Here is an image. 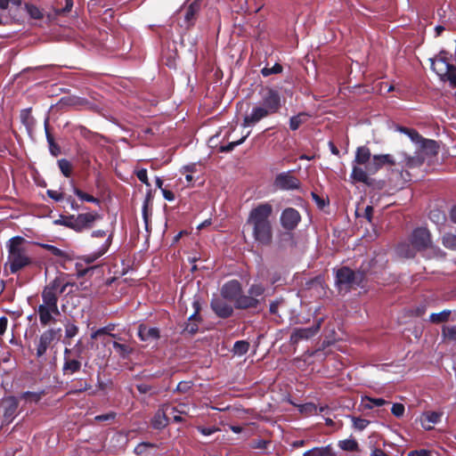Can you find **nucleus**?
<instances>
[{
	"label": "nucleus",
	"mask_w": 456,
	"mask_h": 456,
	"mask_svg": "<svg viewBox=\"0 0 456 456\" xmlns=\"http://www.w3.org/2000/svg\"><path fill=\"white\" fill-rule=\"evenodd\" d=\"M73 285L74 283L68 280V274L61 273L44 287L41 292L42 303L37 309L43 326L56 322V317L61 314L58 307L59 296L64 293L69 286Z\"/></svg>",
	"instance_id": "obj_1"
},
{
	"label": "nucleus",
	"mask_w": 456,
	"mask_h": 456,
	"mask_svg": "<svg viewBox=\"0 0 456 456\" xmlns=\"http://www.w3.org/2000/svg\"><path fill=\"white\" fill-rule=\"evenodd\" d=\"M395 159L390 154H379L371 157L366 146L356 149L351 178L354 182L370 184V175L376 174L384 165H394Z\"/></svg>",
	"instance_id": "obj_2"
},
{
	"label": "nucleus",
	"mask_w": 456,
	"mask_h": 456,
	"mask_svg": "<svg viewBox=\"0 0 456 456\" xmlns=\"http://www.w3.org/2000/svg\"><path fill=\"white\" fill-rule=\"evenodd\" d=\"M272 213L273 207L267 202L257 205L249 212L246 224L258 245L269 246L273 241Z\"/></svg>",
	"instance_id": "obj_3"
},
{
	"label": "nucleus",
	"mask_w": 456,
	"mask_h": 456,
	"mask_svg": "<svg viewBox=\"0 0 456 456\" xmlns=\"http://www.w3.org/2000/svg\"><path fill=\"white\" fill-rule=\"evenodd\" d=\"M8 250L5 266H9L12 273H16L31 264V257L27 249V241L24 238L16 236L6 243Z\"/></svg>",
	"instance_id": "obj_4"
},
{
	"label": "nucleus",
	"mask_w": 456,
	"mask_h": 456,
	"mask_svg": "<svg viewBox=\"0 0 456 456\" xmlns=\"http://www.w3.org/2000/svg\"><path fill=\"white\" fill-rule=\"evenodd\" d=\"M431 244L430 233L426 228H418L411 235V245L401 244L397 248L400 256L410 258L415 256L416 251L423 250Z\"/></svg>",
	"instance_id": "obj_5"
},
{
	"label": "nucleus",
	"mask_w": 456,
	"mask_h": 456,
	"mask_svg": "<svg viewBox=\"0 0 456 456\" xmlns=\"http://www.w3.org/2000/svg\"><path fill=\"white\" fill-rule=\"evenodd\" d=\"M281 106L280 94L270 87H266L261 92L260 106L254 108L251 114H268L269 111L277 112Z\"/></svg>",
	"instance_id": "obj_6"
},
{
	"label": "nucleus",
	"mask_w": 456,
	"mask_h": 456,
	"mask_svg": "<svg viewBox=\"0 0 456 456\" xmlns=\"http://www.w3.org/2000/svg\"><path fill=\"white\" fill-rule=\"evenodd\" d=\"M61 332V329H48L40 335L37 345V357H42L52 343L59 340Z\"/></svg>",
	"instance_id": "obj_7"
},
{
	"label": "nucleus",
	"mask_w": 456,
	"mask_h": 456,
	"mask_svg": "<svg viewBox=\"0 0 456 456\" xmlns=\"http://www.w3.org/2000/svg\"><path fill=\"white\" fill-rule=\"evenodd\" d=\"M92 237L102 238L103 240V242L95 251L84 257V260L88 264L94 263L95 260H97L99 257L104 255L110 245V236H108L105 231H94L92 232Z\"/></svg>",
	"instance_id": "obj_8"
},
{
	"label": "nucleus",
	"mask_w": 456,
	"mask_h": 456,
	"mask_svg": "<svg viewBox=\"0 0 456 456\" xmlns=\"http://www.w3.org/2000/svg\"><path fill=\"white\" fill-rule=\"evenodd\" d=\"M299 185V180L292 175L291 171L280 173L274 180V186L280 190H295L298 189Z\"/></svg>",
	"instance_id": "obj_9"
},
{
	"label": "nucleus",
	"mask_w": 456,
	"mask_h": 456,
	"mask_svg": "<svg viewBox=\"0 0 456 456\" xmlns=\"http://www.w3.org/2000/svg\"><path fill=\"white\" fill-rule=\"evenodd\" d=\"M321 322L322 320H319V322L312 327L295 329L290 335V342L292 344H297L301 340L313 338L319 331Z\"/></svg>",
	"instance_id": "obj_10"
},
{
	"label": "nucleus",
	"mask_w": 456,
	"mask_h": 456,
	"mask_svg": "<svg viewBox=\"0 0 456 456\" xmlns=\"http://www.w3.org/2000/svg\"><path fill=\"white\" fill-rule=\"evenodd\" d=\"M297 210L292 208L284 209L281 215V224L286 230H293L300 221Z\"/></svg>",
	"instance_id": "obj_11"
},
{
	"label": "nucleus",
	"mask_w": 456,
	"mask_h": 456,
	"mask_svg": "<svg viewBox=\"0 0 456 456\" xmlns=\"http://www.w3.org/2000/svg\"><path fill=\"white\" fill-rule=\"evenodd\" d=\"M3 405L4 408V421L9 424L16 417L19 402L14 396H8L3 399Z\"/></svg>",
	"instance_id": "obj_12"
},
{
	"label": "nucleus",
	"mask_w": 456,
	"mask_h": 456,
	"mask_svg": "<svg viewBox=\"0 0 456 456\" xmlns=\"http://www.w3.org/2000/svg\"><path fill=\"white\" fill-rule=\"evenodd\" d=\"M175 413V410L171 405H166L159 410L153 418L152 425L155 428H162L166 427L169 421L170 415Z\"/></svg>",
	"instance_id": "obj_13"
},
{
	"label": "nucleus",
	"mask_w": 456,
	"mask_h": 456,
	"mask_svg": "<svg viewBox=\"0 0 456 456\" xmlns=\"http://www.w3.org/2000/svg\"><path fill=\"white\" fill-rule=\"evenodd\" d=\"M431 69L442 79L448 71L454 69V65L450 64L444 58H430Z\"/></svg>",
	"instance_id": "obj_14"
},
{
	"label": "nucleus",
	"mask_w": 456,
	"mask_h": 456,
	"mask_svg": "<svg viewBox=\"0 0 456 456\" xmlns=\"http://www.w3.org/2000/svg\"><path fill=\"white\" fill-rule=\"evenodd\" d=\"M241 293V286L238 281H230L224 284L221 289L222 296L229 300L236 301Z\"/></svg>",
	"instance_id": "obj_15"
},
{
	"label": "nucleus",
	"mask_w": 456,
	"mask_h": 456,
	"mask_svg": "<svg viewBox=\"0 0 456 456\" xmlns=\"http://www.w3.org/2000/svg\"><path fill=\"white\" fill-rule=\"evenodd\" d=\"M200 6L201 4L200 0H195L190 4L184 13L183 26H184L186 28H189L194 25L196 17L200 11Z\"/></svg>",
	"instance_id": "obj_16"
},
{
	"label": "nucleus",
	"mask_w": 456,
	"mask_h": 456,
	"mask_svg": "<svg viewBox=\"0 0 456 456\" xmlns=\"http://www.w3.org/2000/svg\"><path fill=\"white\" fill-rule=\"evenodd\" d=\"M96 217L97 215L94 213L79 214L77 216H74L73 229L77 232H81L82 230L90 227L95 221Z\"/></svg>",
	"instance_id": "obj_17"
},
{
	"label": "nucleus",
	"mask_w": 456,
	"mask_h": 456,
	"mask_svg": "<svg viewBox=\"0 0 456 456\" xmlns=\"http://www.w3.org/2000/svg\"><path fill=\"white\" fill-rule=\"evenodd\" d=\"M398 131L409 136L411 142L420 144L423 148L435 146L436 142L433 140L424 139L417 131L408 127L398 126Z\"/></svg>",
	"instance_id": "obj_18"
},
{
	"label": "nucleus",
	"mask_w": 456,
	"mask_h": 456,
	"mask_svg": "<svg viewBox=\"0 0 456 456\" xmlns=\"http://www.w3.org/2000/svg\"><path fill=\"white\" fill-rule=\"evenodd\" d=\"M138 336L142 341L152 343L159 339V330L155 327L141 324L138 328Z\"/></svg>",
	"instance_id": "obj_19"
},
{
	"label": "nucleus",
	"mask_w": 456,
	"mask_h": 456,
	"mask_svg": "<svg viewBox=\"0 0 456 456\" xmlns=\"http://www.w3.org/2000/svg\"><path fill=\"white\" fill-rule=\"evenodd\" d=\"M211 307L218 316L223 318L229 317L233 312L232 305L221 298H214L211 302Z\"/></svg>",
	"instance_id": "obj_20"
},
{
	"label": "nucleus",
	"mask_w": 456,
	"mask_h": 456,
	"mask_svg": "<svg viewBox=\"0 0 456 456\" xmlns=\"http://www.w3.org/2000/svg\"><path fill=\"white\" fill-rule=\"evenodd\" d=\"M442 413L437 411H427L420 417V422L423 428L430 430L435 424L441 420Z\"/></svg>",
	"instance_id": "obj_21"
},
{
	"label": "nucleus",
	"mask_w": 456,
	"mask_h": 456,
	"mask_svg": "<svg viewBox=\"0 0 456 456\" xmlns=\"http://www.w3.org/2000/svg\"><path fill=\"white\" fill-rule=\"evenodd\" d=\"M354 281V273L347 268L343 267L337 272V283L339 285H351Z\"/></svg>",
	"instance_id": "obj_22"
},
{
	"label": "nucleus",
	"mask_w": 456,
	"mask_h": 456,
	"mask_svg": "<svg viewBox=\"0 0 456 456\" xmlns=\"http://www.w3.org/2000/svg\"><path fill=\"white\" fill-rule=\"evenodd\" d=\"M69 351L68 349H65V357H64V363L62 367V370L64 375L66 374H73L79 370L81 368V362L78 360L76 359H69L66 356L67 354H69Z\"/></svg>",
	"instance_id": "obj_23"
},
{
	"label": "nucleus",
	"mask_w": 456,
	"mask_h": 456,
	"mask_svg": "<svg viewBox=\"0 0 456 456\" xmlns=\"http://www.w3.org/2000/svg\"><path fill=\"white\" fill-rule=\"evenodd\" d=\"M257 302V299L253 297L250 294L249 296H241L240 294L235 301V304L238 308H248L256 306Z\"/></svg>",
	"instance_id": "obj_24"
},
{
	"label": "nucleus",
	"mask_w": 456,
	"mask_h": 456,
	"mask_svg": "<svg viewBox=\"0 0 456 456\" xmlns=\"http://www.w3.org/2000/svg\"><path fill=\"white\" fill-rule=\"evenodd\" d=\"M45 395V391H39V392H30L27 391L20 395V399H23L27 403H38L43 395Z\"/></svg>",
	"instance_id": "obj_25"
},
{
	"label": "nucleus",
	"mask_w": 456,
	"mask_h": 456,
	"mask_svg": "<svg viewBox=\"0 0 456 456\" xmlns=\"http://www.w3.org/2000/svg\"><path fill=\"white\" fill-rule=\"evenodd\" d=\"M338 447L346 452H356L358 450V444L353 438H348L345 440L338 441Z\"/></svg>",
	"instance_id": "obj_26"
},
{
	"label": "nucleus",
	"mask_w": 456,
	"mask_h": 456,
	"mask_svg": "<svg viewBox=\"0 0 456 456\" xmlns=\"http://www.w3.org/2000/svg\"><path fill=\"white\" fill-rule=\"evenodd\" d=\"M305 456H331L330 446L316 447L305 452Z\"/></svg>",
	"instance_id": "obj_27"
},
{
	"label": "nucleus",
	"mask_w": 456,
	"mask_h": 456,
	"mask_svg": "<svg viewBox=\"0 0 456 456\" xmlns=\"http://www.w3.org/2000/svg\"><path fill=\"white\" fill-rule=\"evenodd\" d=\"M196 310L195 313L192 314L189 318V322L185 326V330L191 334L195 333L198 330V325L196 323L197 321V313H198V307L196 306L197 303H193Z\"/></svg>",
	"instance_id": "obj_28"
},
{
	"label": "nucleus",
	"mask_w": 456,
	"mask_h": 456,
	"mask_svg": "<svg viewBox=\"0 0 456 456\" xmlns=\"http://www.w3.org/2000/svg\"><path fill=\"white\" fill-rule=\"evenodd\" d=\"M450 314V310H444L440 313L430 314L429 321L434 323L444 322L449 319Z\"/></svg>",
	"instance_id": "obj_29"
},
{
	"label": "nucleus",
	"mask_w": 456,
	"mask_h": 456,
	"mask_svg": "<svg viewBox=\"0 0 456 456\" xmlns=\"http://www.w3.org/2000/svg\"><path fill=\"white\" fill-rule=\"evenodd\" d=\"M249 134H250V131L249 130L246 131V133L242 135V137L240 140L234 141V142H229L226 145L221 146L220 151L223 152L232 151L236 146L241 144Z\"/></svg>",
	"instance_id": "obj_30"
},
{
	"label": "nucleus",
	"mask_w": 456,
	"mask_h": 456,
	"mask_svg": "<svg viewBox=\"0 0 456 456\" xmlns=\"http://www.w3.org/2000/svg\"><path fill=\"white\" fill-rule=\"evenodd\" d=\"M249 348V344L247 341L240 340L235 342L233 346V352L235 354L243 355L245 354Z\"/></svg>",
	"instance_id": "obj_31"
},
{
	"label": "nucleus",
	"mask_w": 456,
	"mask_h": 456,
	"mask_svg": "<svg viewBox=\"0 0 456 456\" xmlns=\"http://www.w3.org/2000/svg\"><path fill=\"white\" fill-rule=\"evenodd\" d=\"M114 349L118 353V354L125 358L132 353V348L127 345L119 344L118 342H113Z\"/></svg>",
	"instance_id": "obj_32"
},
{
	"label": "nucleus",
	"mask_w": 456,
	"mask_h": 456,
	"mask_svg": "<svg viewBox=\"0 0 456 456\" xmlns=\"http://www.w3.org/2000/svg\"><path fill=\"white\" fill-rule=\"evenodd\" d=\"M363 400L366 402L365 407L368 409H372L373 407H380L387 403L382 398H371L369 396H366Z\"/></svg>",
	"instance_id": "obj_33"
},
{
	"label": "nucleus",
	"mask_w": 456,
	"mask_h": 456,
	"mask_svg": "<svg viewBox=\"0 0 456 456\" xmlns=\"http://www.w3.org/2000/svg\"><path fill=\"white\" fill-rule=\"evenodd\" d=\"M25 8L32 19L39 20L43 17L42 12L36 5L26 4Z\"/></svg>",
	"instance_id": "obj_34"
},
{
	"label": "nucleus",
	"mask_w": 456,
	"mask_h": 456,
	"mask_svg": "<svg viewBox=\"0 0 456 456\" xmlns=\"http://www.w3.org/2000/svg\"><path fill=\"white\" fill-rule=\"evenodd\" d=\"M282 71V66L279 63H275L273 67H265L261 69V74L264 77H268L273 74H278Z\"/></svg>",
	"instance_id": "obj_35"
},
{
	"label": "nucleus",
	"mask_w": 456,
	"mask_h": 456,
	"mask_svg": "<svg viewBox=\"0 0 456 456\" xmlns=\"http://www.w3.org/2000/svg\"><path fill=\"white\" fill-rule=\"evenodd\" d=\"M58 166L61 171V173L66 176L69 177L71 173V165L69 161H68L65 159H61L58 160Z\"/></svg>",
	"instance_id": "obj_36"
},
{
	"label": "nucleus",
	"mask_w": 456,
	"mask_h": 456,
	"mask_svg": "<svg viewBox=\"0 0 456 456\" xmlns=\"http://www.w3.org/2000/svg\"><path fill=\"white\" fill-rule=\"evenodd\" d=\"M443 336L446 339L456 342V326L444 327Z\"/></svg>",
	"instance_id": "obj_37"
},
{
	"label": "nucleus",
	"mask_w": 456,
	"mask_h": 456,
	"mask_svg": "<svg viewBox=\"0 0 456 456\" xmlns=\"http://www.w3.org/2000/svg\"><path fill=\"white\" fill-rule=\"evenodd\" d=\"M441 80L447 81L451 87L456 88V67L454 66V69L448 71Z\"/></svg>",
	"instance_id": "obj_38"
},
{
	"label": "nucleus",
	"mask_w": 456,
	"mask_h": 456,
	"mask_svg": "<svg viewBox=\"0 0 456 456\" xmlns=\"http://www.w3.org/2000/svg\"><path fill=\"white\" fill-rule=\"evenodd\" d=\"M353 426L355 429L363 430L369 425L370 421L364 419L351 417Z\"/></svg>",
	"instance_id": "obj_39"
},
{
	"label": "nucleus",
	"mask_w": 456,
	"mask_h": 456,
	"mask_svg": "<svg viewBox=\"0 0 456 456\" xmlns=\"http://www.w3.org/2000/svg\"><path fill=\"white\" fill-rule=\"evenodd\" d=\"M74 216H61L59 219L54 221L55 224L64 225L66 227L73 229L74 224Z\"/></svg>",
	"instance_id": "obj_40"
},
{
	"label": "nucleus",
	"mask_w": 456,
	"mask_h": 456,
	"mask_svg": "<svg viewBox=\"0 0 456 456\" xmlns=\"http://www.w3.org/2000/svg\"><path fill=\"white\" fill-rule=\"evenodd\" d=\"M74 192L81 200H85L87 202L99 203V200L96 198H94L87 193L83 192L79 189L75 188Z\"/></svg>",
	"instance_id": "obj_41"
},
{
	"label": "nucleus",
	"mask_w": 456,
	"mask_h": 456,
	"mask_svg": "<svg viewBox=\"0 0 456 456\" xmlns=\"http://www.w3.org/2000/svg\"><path fill=\"white\" fill-rule=\"evenodd\" d=\"M265 291V288L263 285L261 284H253L249 290H248V293L253 297H259L261 296Z\"/></svg>",
	"instance_id": "obj_42"
},
{
	"label": "nucleus",
	"mask_w": 456,
	"mask_h": 456,
	"mask_svg": "<svg viewBox=\"0 0 456 456\" xmlns=\"http://www.w3.org/2000/svg\"><path fill=\"white\" fill-rule=\"evenodd\" d=\"M44 248H45L46 250H48L49 252H51L53 256H64V252L58 248L57 247L53 246V245H50V244H42L41 245Z\"/></svg>",
	"instance_id": "obj_43"
},
{
	"label": "nucleus",
	"mask_w": 456,
	"mask_h": 456,
	"mask_svg": "<svg viewBox=\"0 0 456 456\" xmlns=\"http://www.w3.org/2000/svg\"><path fill=\"white\" fill-rule=\"evenodd\" d=\"M263 116H245L244 127H249L256 124Z\"/></svg>",
	"instance_id": "obj_44"
},
{
	"label": "nucleus",
	"mask_w": 456,
	"mask_h": 456,
	"mask_svg": "<svg viewBox=\"0 0 456 456\" xmlns=\"http://www.w3.org/2000/svg\"><path fill=\"white\" fill-rule=\"evenodd\" d=\"M391 411L394 416L400 418L404 413V406L402 403H394Z\"/></svg>",
	"instance_id": "obj_45"
},
{
	"label": "nucleus",
	"mask_w": 456,
	"mask_h": 456,
	"mask_svg": "<svg viewBox=\"0 0 456 456\" xmlns=\"http://www.w3.org/2000/svg\"><path fill=\"white\" fill-rule=\"evenodd\" d=\"M78 328L72 323H69L66 325L65 335L67 338H73L77 334Z\"/></svg>",
	"instance_id": "obj_46"
},
{
	"label": "nucleus",
	"mask_w": 456,
	"mask_h": 456,
	"mask_svg": "<svg viewBox=\"0 0 456 456\" xmlns=\"http://www.w3.org/2000/svg\"><path fill=\"white\" fill-rule=\"evenodd\" d=\"M136 176L142 183H143L146 185H150L146 169L142 168L136 171Z\"/></svg>",
	"instance_id": "obj_47"
},
{
	"label": "nucleus",
	"mask_w": 456,
	"mask_h": 456,
	"mask_svg": "<svg viewBox=\"0 0 456 456\" xmlns=\"http://www.w3.org/2000/svg\"><path fill=\"white\" fill-rule=\"evenodd\" d=\"M301 123V116H291L289 120V126L292 130L297 129Z\"/></svg>",
	"instance_id": "obj_48"
},
{
	"label": "nucleus",
	"mask_w": 456,
	"mask_h": 456,
	"mask_svg": "<svg viewBox=\"0 0 456 456\" xmlns=\"http://www.w3.org/2000/svg\"><path fill=\"white\" fill-rule=\"evenodd\" d=\"M153 445L151 444H149V443H141L139 444L135 448H134V452L137 454V455H141L142 454L143 452H146V450L150 447H152Z\"/></svg>",
	"instance_id": "obj_49"
},
{
	"label": "nucleus",
	"mask_w": 456,
	"mask_h": 456,
	"mask_svg": "<svg viewBox=\"0 0 456 456\" xmlns=\"http://www.w3.org/2000/svg\"><path fill=\"white\" fill-rule=\"evenodd\" d=\"M191 381H182L177 385L176 389L179 392L186 393L191 389Z\"/></svg>",
	"instance_id": "obj_50"
},
{
	"label": "nucleus",
	"mask_w": 456,
	"mask_h": 456,
	"mask_svg": "<svg viewBox=\"0 0 456 456\" xmlns=\"http://www.w3.org/2000/svg\"><path fill=\"white\" fill-rule=\"evenodd\" d=\"M198 430L204 436H210L216 432H217L219 429L215 428V427H208V428H204V427H199L198 428Z\"/></svg>",
	"instance_id": "obj_51"
},
{
	"label": "nucleus",
	"mask_w": 456,
	"mask_h": 456,
	"mask_svg": "<svg viewBox=\"0 0 456 456\" xmlns=\"http://www.w3.org/2000/svg\"><path fill=\"white\" fill-rule=\"evenodd\" d=\"M173 409L175 410V413L177 412L179 414H187L189 411V406L185 403H180L177 406H173Z\"/></svg>",
	"instance_id": "obj_52"
},
{
	"label": "nucleus",
	"mask_w": 456,
	"mask_h": 456,
	"mask_svg": "<svg viewBox=\"0 0 456 456\" xmlns=\"http://www.w3.org/2000/svg\"><path fill=\"white\" fill-rule=\"evenodd\" d=\"M112 329H110V327H104V328H101L95 331H94L92 334H91V338L93 339H95L97 338L99 336L101 335H103V334H107L109 333L110 330H111Z\"/></svg>",
	"instance_id": "obj_53"
},
{
	"label": "nucleus",
	"mask_w": 456,
	"mask_h": 456,
	"mask_svg": "<svg viewBox=\"0 0 456 456\" xmlns=\"http://www.w3.org/2000/svg\"><path fill=\"white\" fill-rule=\"evenodd\" d=\"M47 140L50 144L51 153L54 156H57L60 152L59 147L53 142V139L50 137L49 134H47Z\"/></svg>",
	"instance_id": "obj_54"
},
{
	"label": "nucleus",
	"mask_w": 456,
	"mask_h": 456,
	"mask_svg": "<svg viewBox=\"0 0 456 456\" xmlns=\"http://www.w3.org/2000/svg\"><path fill=\"white\" fill-rule=\"evenodd\" d=\"M47 195L54 200L55 201H60L62 200L63 196H62V193L57 191H53V190H48L47 191Z\"/></svg>",
	"instance_id": "obj_55"
},
{
	"label": "nucleus",
	"mask_w": 456,
	"mask_h": 456,
	"mask_svg": "<svg viewBox=\"0 0 456 456\" xmlns=\"http://www.w3.org/2000/svg\"><path fill=\"white\" fill-rule=\"evenodd\" d=\"M77 102L78 101L77 99H70V98L65 99V98H61L58 105H60L61 107L63 106V105L75 106L77 103Z\"/></svg>",
	"instance_id": "obj_56"
},
{
	"label": "nucleus",
	"mask_w": 456,
	"mask_h": 456,
	"mask_svg": "<svg viewBox=\"0 0 456 456\" xmlns=\"http://www.w3.org/2000/svg\"><path fill=\"white\" fill-rule=\"evenodd\" d=\"M161 192L165 200L168 201H173L175 200V195L172 191L166 189H161Z\"/></svg>",
	"instance_id": "obj_57"
},
{
	"label": "nucleus",
	"mask_w": 456,
	"mask_h": 456,
	"mask_svg": "<svg viewBox=\"0 0 456 456\" xmlns=\"http://www.w3.org/2000/svg\"><path fill=\"white\" fill-rule=\"evenodd\" d=\"M312 197L319 208H322L325 206V200L320 198L316 193L312 192Z\"/></svg>",
	"instance_id": "obj_58"
},
{
	"label": "nucleus",
	"mask_w": 456,
	"mask_h": 456,
	"mask_svg": "<svg viewBox=\"0 0 456 456\" xmlns=\"http://www.w3.org/2000/svg\"><path fill=\"white\" fill-rule=\"evenodd\" d=\"M283 301L281 299V300H276V301H273L271 303L270 305V312L273 314H277V310H278V306L282 303Z\"/></svg>",
	"instance_id": "obj_59"
},
{
	"label": "nucleus",
	"mask_w": 456,
	"mask_h": 456,
	"mask_svg": "<svg viewBox=\"0 0 456 456\" xmlns=\"http://www.w3.org/2000/svg\"><path fill=\"white\" fill-rule=\"evenodd\" d=\"M73 7V0H65V6L61 9L62 13H67L71 11Z\"/></svg>",
	"instance_id": "obj_60"
},
{
	"label": "nucleus",
	"mask_w": 456,
	"mask_h": 456,
	"mask_svg": "<svg viewBox=\"0 0 456 456\" xmlns=\"http://www.w3.org/2000/svg\"><path fill=\"white\" fill-rule=\"evenodd\" d=\"M412 452L414 456H431V452L425 449L412 451Z\"/></svg>",
	"instance_id": "obj_61"
},
{
	"label": "nucleus",
	"mask_w": 456,
	"mask_h": 456,
	"mask_svg": "<svg viewBox=\"0 0 456 456\" xmlns=\"http://www.w3.org/2000/svg\"><path fill=\"white\" fill-rule=\"evenodd\" d=\"M372 211H373V208L371 206H367L365 208L364 215L369 222H370V220H371Z\"/></svg>",
	"instance_id": "obj_62"
},
{
	"label": "nucleus",
	"mask_w": 456,
	"mask_h": 456,
	"mask_svg": "<svg viewBox=\"0 0 456 456\" xmlns=\"http://www.w3.org/2000/svg\"><path fill=\"white\" fill-rule=\"evenodd\" d=\"M183 172L190 173V174L194 173L196 171V165L191 164V165L185 166L183 167Z\"/></svg>",
	"instance_id": "obj_63"
},
{
	"label": "nucleus",
	"mask_w": 456,
	"mask_h": 456,
	"mask_svg": "<svg viewBox=\"0 0 456 456\" xmlns=\"http://www.w3.org/2000/svg\"><path fill=\"white\" fill-rule=\"evenodd\" d=\"M430 215H431V218L432 219L436 218V221L444 219V216L442 215L439 211L432 212Z\"/></svg>",
	"instance_id": "obj_64"
}]
</instances>
